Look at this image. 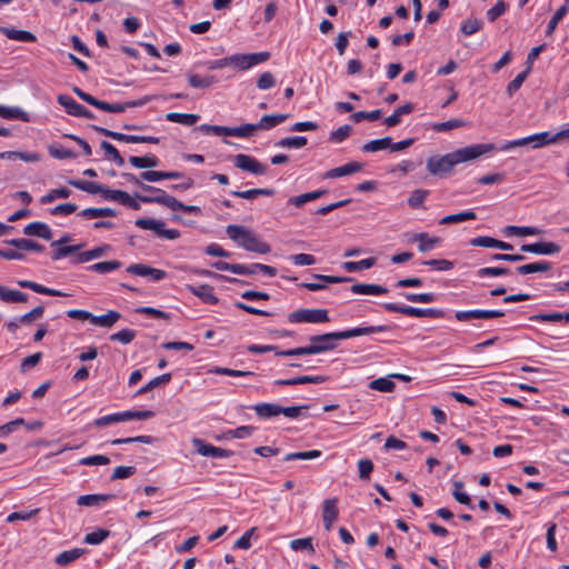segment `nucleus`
Masks as SVG:
<instances>
[{"mask_svg":"<svg viewBox=\"0 0 569 569\" xmlns=\"http://www.w3.org/2000/svg\"><path fill=\"white\" fill-rule=\"evenodd\" d=\"M131 166L138 169L156 168L159 166V159L157 156L149 153L143 157L131 156L129 157Z\"/></svg>","mask_w":569,"mask_h":569,"instance_id":"nucleus-29","label":"nucleus"},{"mask_svg":"<svg viewBox=\"0 0 569 569\" xmlns=\"http://www.w3.org/2000/svg\"><path fill=\"white\" fill-rule=\"evenodd\" d=\"M410 242H418V250L420 252H428L437 247L441 242V239L439 237H430L428 233L421 232L413 233L410 238Z\"/></svg>","mask_w":569,"mask_h":569,"instance_id":"nucleus-21","label":"nucleus"},{"mask_svg":"<svg viewBox=\"0 0 569 569\" xmlns=\"http://www.w3.org/2000/svg\"><path fill=\"white\" fill-rule=\"evenodd\" d=\"M560 246L555 242H536L522 244L520 250L522 252H530L536 254H555L560 251Z\"/></svg>","mask_w":569,"mask_h":569,"instance_id":"nucleus-17","label":"nucleus"},{"mask_svg":"<svg viewBox=\"0 0 569 569\" xmlns=\"http://www.w3.org/2000/svg\"><path fill=\"white\" fill-rule=\"evenodd\" d=\"M338 499L331 498L323 501L322 506V520L326 530H331L333 522L338 519Z\"/></svg>","mask_w":569,"mask_h":569,"instance_id":"nucleus-16","label":"nucleus"},{"mask_svg":"<svg viewBox=\"0 0 569 569\" xmlns=\"http://www.w3.org/2000/svg\"><path fill=\"white\" fill-rule=\"evenodd\" d=\"M415 110V106L411 102H407L402 106H399L395 109L393 113L387 118H385L383 123L387 127H396L401 122V117L405 114H409Z\"/></svg>","mask_w":569,"mask_h":569,"instance_id":"nucleus-26","label":"nucleus"},{"mask_svg":"<svg viewBox=\"0 0 569 569\" xmlns=\"http://www.w3.org/2000/svg\"><path fill=\"white\" fill-rule=\"evenodd\" d=\"M291 323H323L330 321L327 309H298L288 315Z\"/></svg>","mask_w":569,"mask_h":569,"instance_id":"nucleus-7","label":"nucleus"},{"mask_svg":"<svg viewBox=\"0 0 569 569\" xmlns=\"http://www.w3.org/2000/svg\"><path fill=\"white\" fill-rule=\"evenodd\" d=\"M383 308L390 312H398V313H401L405 316L417 317V318L438 319V318H443L446 316V312L442 309H436V308L421 309V308H417V307L397 305L393 302L383 303Z\"/></svg>","mask_w":569,"mask_h":569,"instance_id":"nucleus-5","label":"nucleus"},{"mask_svg":"<svg viewBox=\"0 0 569 569\" xmlns=\"http://www.w3.org/2000/svg\"><path fill=\"white\" fill-rule=\"evenodd\" d=\"M288 117L287 113L264 114L257 124L259 130H268L282 123Z\"/></svg>","mask_w":569,"mask_h":569,"instance_id":"nucleus-39","label":"nucleus"},{"mask_svg":"<svg viewBox=\"0 0 569 569\" xmlns=\"http://www.w3.org/2000/svg\"><path fill=\"white\" fill-rule=\"evenodd\" d=\"M122 263L118 260L102 261L89 266L87 269L91 272L108 273L120 269Z\"/></svg>","mask_w":569,"mask_h":569,"instance_id":"nucleus-45","label":"nucleus"},{"mask_svg":"<svg viewBox=\"0 0 569 569\" xmlns=\"http://www.w3.org/2000/svg\"><path fill=\"white\" fill-rule=\"evenodd\" d=\"M152 98L150 96H144L138 100H131L123 103H109L107 101L98 100L96 103V108L111 113H122L128 108L142 107L148 103Z\"/></svg>","mask_w":569,"mask_h":569,"instance_id":"nucleus-10","label":"nucleus"},{"mask_svg":"<svg viewBox=\"0 0 569 569\" xmlns=\"http://www.w3.org/2000/svg\"><path fill=\"white\" fill-rule=\"evenodd\" d=\"M110 536V531L107 529H97L93 532L87 533L83 538V541L88 545H100Z\"/></svg>","mask_w":569,"mask_h":569,"instance_id":"nucleus-59","label":"nucleus"},{"mask_svg":"<svg viewBox=\"0 0 569 569\" xmlns=\"http://www.w3.org/2000/svg\"><path fill=\"white\" fill-rule=\"evenodd\" d=\"M110 250L109 244H103L100 247H96L91 250L79 252L72 260L74 264L89 262L93 259H98L100 257H103L108 251Z\"/></svg>","mask_w":569,"mask_h":569,"instance_id":"nucleus-22","label":"nucleus"},{"mask_svg":"<svg viewBox=\"0 0 569 569\" xmlns=\"http://www.w3.org/2000/svg\"><path fill=\"white\" fill-rule=\"evenodd\" d=\"M270 58L267 51L256 53H236L230 57L211 61L208 66L210 70L222 69L229 64L236 66L239 70H247L256 64L262 63Z\"/></svg>","mask_w":569,"mask_h":569,"instance_id":"nucleus-4","label":"nucleus"},{"mask_svg":"<svg viewBox=\"0 0 569 569\" xmlns=\"http://www.w3.org/2000/svg\"><path fill=\"white\" fill-rule=\"evenodd\" d=\"M369 388L381 392H392L396 383L389 378H378L369 383Z\"/></svg>","mask_w":569,"mask_h":569,"instance_id":"nucleus-58","label":"nucleus"},{"mask_svg":"<svg viewBox=\"0 0 569 569\" xmlns=\"http://www.w3.org/2000/svg\"><path fill=\"white\" fill-rule=\"evenodd\" d=\"M113 498H114V495H110V493L83 495L78 498L77 505L86 506V507L100 506L102 502L109 501Z\"/></svg>","mask_w":569,"mask_h":569,"instance_id":"nucleus-27","label":"nucleus"},{"mask_svg":"<svg viewBox=\"0 0 569 569\" xmlns=\"http://www.w3.org/2000/svg\"><path fill=\"white\" fill-rule=\"evenodd\" d=\"M17 283H18L19 287L26 288V289H31L32 291H34L37 293H42V295H47V296H51V297H66V296H68L64 292H61V291L56 290V289L47 288V287H44L42 284H39V283L30 281V280H19Z\"/></svg>","mask_w":569,"mask_h":569,"instance_id":"nucleus-25","label":"nucleus"},{"mask_svg":"<svg viewBox=\"0 0 569 569\" xmlns=\"http://www.w3.org/2000/svg\"><path fill=\"white\" fill-rule=\"evenodd\" d=\"M483 27V22L480 19H468L461 24V32L465 36H471L478 31H480Z\"/></svg>","mask_w":569,"mask_h":569,"instance_id":"nucleus-62","label":"nucleus"},{"mask_svg":"<svg viewBox=\"0 0 569 569\" xmlns=\"http://www.w3.org/2000/svg\"><path fill=\"white\" fill-rule=\"evenodd\" d=\"M453 491L452 496L453 498L461 505L468 506L470 509H475V506L471 503V498L468 493L462 491L463 482L462 481H455L453 482Z\"/></svg>","mask_w":569,"mask_h":569,"instance_id":"nucleus-55","label":"nucleus"},{"mask_svg":"<svg viewBox=\"0 0 569 569\" xmlns=\"http://www.w3.org/2000/svg\"><path fill=\"white\" fill-rule=\"evenodd\" d=\"M134 224L143 230H153L157 236L169 240H174L180 237V231L178 229H166V223L160 220L139 218L134 221Z\"/></svg>","mask_w":569,"mask_h":569,"instance_id":"nucleus-8","label":"nucleus"},{"mask_svg":"<svg viewBox=\"0 0 569 569\" xmlns=\"http://www.w3.org/2000/svg\"><path fill=\"white\" fill-rule=\"evenodd\" d=\"M429 194V190L425 189H416L411 192L410 197L408 198V204L413 208H420L422 203L425 202L426 198Z\"/></svg>","mask_w":569,"mask_h":569,"instance_id":"nucleus-61","label":"nucleus"},{"mask_svg":"<svg viewBox=\"0 0 569 569\" xmlns=\"http://www.w3.org/2000/svg\"><path fill=\"white\" fill-rule=\"evenodd\" d=\"M322 456V452L320 450L313 449L309 451H300V452H290L287 453L283 457L284 461H291V460H311L317 459Z\"/></svg>","mask_w":569,"mask_h":569,"instance_id":"nucleus-53","label":"nucleus"},{"mask_svg":"<svg viewBox=\"0 0 569 569\" xmlns=\"http://www.w3.org/2000/svg\"><path fill=\"white\" fill-rule=\"evenodd\" d=\"M226 232L231 240L247 251L260 254H267L271 251L269 243L264 242L257 233L243 226L230 224L227 227Z\"/></svg>","mask_w":569,"mask_h":569,"instance_id":"nucleus-3","label":"nucleus"},{"mask_svg":"<svg viewBox=\"0 0 569 569\" xmlns=\"http://www.w3.org/2000/svg\"><path fill=\"white\" fill-rule=\"evenodd\" d=\"M137 332L132 329H122L110 336L111 341H119L122 345H128L133 341Z\"/></svg>","mask_w":569,"mask_h":569,"instance_id":"nucleus-63","label":"nucleus"},{"mask_svg":"<svg viewBox=\"0 0 569 569\" xmlns=\"http://www.w3.org/2000/svg\"><path fill=\"white\" fill-rule=\"evenodd\" d=\"M193 445L197 451L203 457L228 458L231 455V451L206 443L200 439H193Z\"/></svg>","mask_w":569,"mask_h":569,"instance_id":"nucleus-15","label":"nucleus"},{"mask_svg":"<svg viewBox=\"0 0 569 569\" xmlns=\"http://www.w3.org/2000/svg\"><path fill=\"white\" fill-rule=\"evenodd\" d=\"M186 289L198 297L202 302L208 305H216L218 303L219 299L213 292V287L209 284H199V286H192V284H186Z\"/></svg>","mask_w":569,"mask_h":569,"instance_id":"nucleus-14","label":"nucleus"},{"mask_svg":"<svg viewBox=\"0 0 569 569\" xmlns=\"http://www.w3.org/2000/svg\"><path fill=\"white\" fill-rule=\"evenodd\" d=\"M90 128L104 137L111 138L116 141L126 142V143H153V144H157L160 142V139L158 137L126 134V133H121V132H117V131H111L107 128H102V127H99L96 124H90Z\"/></svg>","mask_w":569,"mask_h":569,"instance_id":"nucleus-6","label":"nucleus"},{"mask_svg":"<svg viewBox=\"0 0 569 569\" xmlns=\"http://www.w3.org/2000/svg\"><path fill=\"white\" fill-rule=\"evenodd\" d=\"M532 138L531 142L533 143V148L543 147L550 143H557L562 140H569V128L562 129L558 131L557 133H550V132H540L530 136Z\"/></svg>","mask_w":569,"mask_h":569,"instance_id":"nucleus-11","label":"nucleus"},{"mask_svg":"<svg viewBox=\"0 0 569 569\" xmlns=\"http://www.w3.org/2000/svg\"><path fill=\"white\" fill-rule=\"evenodd\" d=\"M57 101L64 108L68 114L73 117H78L83 107L68 94H59Z\"/></svg>","mask_w":569,"mask_h":569,"instance_id":"nucleus-35","label":"nucleus"},{"mask_svg":"<svg viewBox=\"0 0 569 569\" xmlns=\"http://www.w3.org/2000/svg\"><path fill=\"white\" fill-rule=\"evenodd\" d=\"M531 321H545V322H569V312H551V313H538L529 318Z\"/></svg>","mask_w":569,"mask_h":569,"instance_id":"nucleus-46","label":"nucleus"},{"mask_svg":"<svg viewBox=\"0 0 569 569\" xmlns=\"http://www.w3.org/2000/svg\"><path fill=\"white\" fill-rule=\"evenodd\" d=\"M392 329L390 326H367L347 329L343 331L327 332L323 335L310 336L309 346L297 347L284 351L277 352V357H296V356H308L318 355L333 350L338 347V341L360 336H368L372 333L388 332Z\"/></svg>","mask_w":569,"mask_h":569,"instance_id":"nucleus-1","label":"nucleus"},{"mask_svg":"<svg viewBox=\"0 0 569 569\" xmlns=\"http://www.w3.org/2000/svg\"><path fill=\"white\" fill-rule=\"evenodd\" d=\"M121 319V313L116 310H109L106 315L94 316L92 325L103 328H111L117 321Z\"/></svg>","mask_w":569,"mask_h":569,"instance_id":"nucleus-31","label":"nucleus"},{"mask_svg":"<svg viewBox=\"0 0 569 569\" xmlns=\"http://www.w3.org/2000/svg\"><path fill=\"white\" fill-rule=\"evenodd\" d=\"M134 197L143 203H158L168 207L167 199H174V197L168 194L164 190L157 188L154 193L151 196L134 193Z\"/></svg>","mask_w":569,"mask_h":569,"instance_id":"nucleus-24","label":"nucleus"},{"mask_svg":"<svg viewBox=\"0 0 569 569\" xmlns=\"http://www.w3.org/2000/svg\"><path fill=\"white\" fill-rule=\"evenodd\" d=\"M253 410L263 419H269L280 415V406L276 403H258L253 406Z\"/></svg>","mask_w":569,"mask_h":569,"instance_id":"nucleus-40","label":"nucleus"},{"mask_svg":"<svg viewBox=\"0 0 569 569\" xmlns=\"http://www.w3.org/2000/svg\"><path fill=\"white\" fill-rule=\"evenodd\" d=\"M391 137H385L376 140H371L361 147L363 152H376L385 149H390Z\"/></svg>","mask_w":569,"mask_h":569,"instance_id":"nucleus-47","label":"nucleus"},{"mask_svg":"<svg viewBox=\"0 0 569 569\" xmlns=\"http://www.w3.org/2000/svg\"><path fill=\"white\" fill-rule=\"evenodd\" d=\"M23 233L26 236H30V237H39L44 240H51L52 236H53L49 226L41 221H34V222L27 224L23 228Z\"/></svg>","mask_w":569,"mask_h":569,"instance_id":"nucleus-19","label":"nucleus"},{"mask_svg":"<svg viewBox=\"0 0 569 569\" xmlns=\"http://www.w3.org/2000/svg\"><path fill=\"white\" fill-rule=\"evenodd\" d=\"M506 313L503 310H467V311H457L455 313V318L460 322L470 321L473 319H491V318H501Z\"/></svg>","mask_w":569,"mask_h":569,"instance_id":"nucleus-12","label":"nucleus"},{"mask_svg":"<svg viewBox=\"0 0 569 569\" xmlns=\"http://www.w3.org/2000/svg\"><path fill=\"white\" fill-rule=\"evenodd\" d=\"M127 272L140 277H151L153 281H160L164 279L167 276V272L164 270L152 268L141 263L130 264L127 268Z\"/></svg>","mask_w":569,"mask_h":569,"instance_id":"nucleus-13","label":"nucleus"},{"mask_svg":"<svg viewBox=\"0 0 569 569\" xmlns=\"http://www.w3.org/2000/svg\"><path fill=\"white\" fill-rule=\"evenodd\" d=\"M307 142L308 139L302 136L286 137L276 142V147L300 149L303 148Z\"/></svg>","mask_w":569,"mask_h":569,"instance_id":"nucleus-49","label":"nucleus"},{"mask_svg":"<svg viewBox=\"0 0 569 569\" xmlns=\"http://www.w3.org/2000/svg\"><path fill=\"white\" fill-rule=\"evenodd\" d=\"M188 82L192 88L196 89H207L218 82V79L216 76H206L201 77L197 73H189L188 74Z\"/></svg>","mask_w":569,"mask_h":569,"instance_id":"nucleus-34","label":"nucleus"},{"mask_svg":"<svg viewBox=\"0 0 569 569\" xmlns=\"http://www.w3.org/2000/svg\"><path fill=\"white\" fill-rule=\"evenodd\" d=\"M551 269V263L548 261H539L532 262L528 264L520 266L516 269V271L520 274H529L535 272H547Z\"/></svg>","mask_w":569,"mask_h":569,"instance_id":"nucleus-42","label":"nucleus"},{"mask_svg":"<svg viewBox=\"0 0 569 569\" xmlns=\"http://www.w3.org/2000/svg\"><path fill=\"white\" fill-rule=\"evenodd\" d=\"M0 32L4 34L8 39L19 41V42H36L37 37L30 31L27 30H18L13 27H2L0 26Z\"/></svg>","mask_w":569,"mask_h":569,"instance_id":"nucleus-20","label":"nucleus"},{"mask_svg":"<svg viewBox=\"0 0 569 569\" xmlns=\"http://www.w3.org/2000/svg\"><path fill=\"white\" fill-rule=\"evenodd\" d=\"M274 192H276L274 189H271V188H258V189H250V190H244V191H236L234 190V191H231L230 193L233 197H238V198L246 199V200H253L259 196H267V197L273 196Z\"/></svg>","mask_w":569,"mask_h":569,"instance_id":"nucleus-32","label":"nucleus"},{"mask_svg":"<svg viewBox=\"0 0 569 569\" xmlns=\"http://www.w3.org/2000/svg\"><path fill=\"white\" fill-rule=\"evenodd\" d=\"M171 380V373L170 372H167V373H163L161 376H158L156 378H153L152 380H150L147 385H144L143 387H141L138 391H137V396H142L147 392H149L150 390L161 386V385H164L167 382H169Z\"/></svg>","mask_w":569,"mask_h":569,"instance_id":"nucleus-50","label":"nucleus"},{"mask_svg":"<svg viewBox=\"0 0 569 569\" xmlns=\"http://www.w3.org/2000/svg\"><path fill=\"white\" fill-rule=\"evenodd\" d=\"M530 71H531V67L528 66L526 70H523L520 73H518L516 76V78L508 83L506 91H507L509 97H512V94L520 89V87L522 86V83L527 79V77L530 73Z\"/></svg>","mask_w":569,"mask_h":569,"instance_id":"nucleus-54","label":"nucleus"},{"mask_svg":"<svg viewBox=\"0 0 569 569\" xmlns=\"http://www.w3.org/2000/svg\"><path fill=\"white\" fill-rule=\"evenodd\" d=\"M70 194H71L70 189L61 187V188L52 189L50 192L44 194L40 201H41V203L46 204V203H50V202L54 201L58 198L67 199L70 197Z\"/></svg>","mask_w":569,"mask_h":569,"instance_id":"nucleus-60","label":"nucleus"},{"mask_svg":"<svg viewBox=\"0 0 569 569\" xmlns=\"http://www.w3.org/2000/svg\"><path fill=\"white\" fill-rule=\"evenodd\" d=\"M168 200V208H170L171 210H180V211H183L186 213H193V214H200L201 213V209L200 207L198 206H192V204H184L182 203L181 201H179L178 199H167Z\"/></svg>","mask_w":569,"mask_h":569,"instance_id":"nucleus-57","label":"nucleus"},{"mask_svg":"<svg viewBox=\"0 0 569 569\" xmlns=\"http://www.w3.org/2000/svg\"><path fill=\"white\" fill-rule=\"evenodd\" d=\"M569 0H566L565 4H562L556 12L555 14L552 16V18L550 19V21L548 22V26H547V30H546V34L547 36H551L559 21L562 20V18L568 13L569 11Z\"/></svg>","mask_w":569,"mask_h":569,"instance_id":"nucleus-48","label":"nucleus"},{"mask_svg":"<svg viewBox=\"0 0 569 569\" xmlns=\"http://www.w3.org/2000/svg\"><path fill=\"white\" fill-rule=\"evenodd\" d=\"M68 183L79 190L86 191L91 194H102L104 191V186L92 181L70 179L68 180Z\"/></svg>","mask_w":569,"mask_h":569,"instance_id":"nucleus-30","label":"nucleus"},{"mask_svg":"<svg viewBox=\"0 0 569 569\" xmlns=\"http://www.w3.org/2000/svg\"><path fill=\"white\" fill-rule=\"evenodd\" d=\"M492 150H495L493 143H478L460 148L442 157H430L427 159V170L431 174L441 176L450 172L456 164L475 160Z\"/></svg>","mask_w":569,"mask_h":569,"instance_id":"nucleus-2","label":"nucleus"},{"mask_svg":"<svg viewBox=\"0 0 569 569\" xmlns=\"http://www.w3.org/2000/svg\"><path fill=\"white\" fill-rule=\"evenodd\" d=\"M350 291L356 295H386L388 289L376 283H355L350 287Z\"/></svg>","mask_w":569,"mask_h":569,"instance_id":"nucleus-23","label":"nucleus"},{"mask_svg":"<svg viewBox=\"0 0 569 569\" xmlns=\"http://www.w3.org/2000/svg\"><path fill=\"white\" fill-rule=\"evenodd\" d=\"M505 233L507 236H533L540 233V230L536 227H517V226H508L505 229Z\"/></svg>","mask_w":569,"mask_h":569,"instance_id":"nucleus-56","label":"nucleus"},{"mask_svg":"<svg viewBox=\"0 0 569 569\" xmlns=\"http://www.w3.org/2000/svg\"><path fill=\"white\" fill-rule=\"evenodd\" d=\"M0 300L3 302H26L28 296L24 292L12 290L0 284Z\"/></svg>","mask_w":569,"mask_h":569,"instance_id":"nucleus-37","label":"nucleus"},{"mask_svg":"<svg viewBox=\"0 0 569 569\" xmlns=\"http://www.w3.org/2000/svg\"><path fill=\"white\" fill-rule=\"evenodd\" d=\"M0 117L4 119H18L23 122H29V114L18 107H7L0 104Z\"/></svg>","mask_w":569,"mask_h":569,"instance_id":"nucleus-36","label":"nucleus"},{"mask_svg":"<svg viewBox=\"0 0 569 569\" xmlns=\"http://www.w3.org/2000/svg\"><path fill=\"white\" fill-rule=\"evenodd\" d=\"M80 217L96 219L101 217H116L117 211L112 208H87L79 212Z\"/></svg>","mask_w":569,"mask_h":569,"instance_id":"nucleus-41","label":"nucleus"},{"mask_svg":"<svg viewBox=\"0 0 569 569\" xmlns=\"http://www.w3.org/2000/svg\"><path fill=\"white\" fill-rule=\"evenodd\" d=\"M259 130L257 123H246L240 127H230V131L228 132V136L230 137H240V138H248L253 134L254 131Z\"/></svg>","mask_w":569,"mask_h":569,"instance_id":"nucleus-52","label":"nucleus"},{"mask_svg":"<svg viewBox=\"0 0 569 569\" xmlns=\"http://www.w3.org/2000/svg\"><path fill=\"white\" fill-rule=\"evenodd\" d=\"M363 166L365 164L362 162L351 161V162H348V163H346L343 166H340V167L333 168L331 170H328L323 174V178H326V179H333V178H340V177L349 176V174H352V173L361 171L363 169Z\"/></svg>","mask_w":569,"mask_h":569,"instance_id":"nucleus-18","label":"nucleus"},{"mask_svg":"<svg viewBox=\"0 0 569 569\" xmlns=\"http://www.w3.org/2000/svg\"><path fill=\"white\" fill-rule=\"evenodd\" d=\"M84 552L86 550L81 548L66 550L56 557L54 562L60 567H64L79 559Z\"/></svg>","mask_w":569,"mask_h":569,"instance_id":"nucleus-33","label":"nucleus"},{"mask_svg":"<svg viewBox=\"0 0 569 569\" xmlns=\"http://www.w3.org/2000/svg\"><path fill=\"white\" fill-rule=\"evenodd\" d=\"M234 166L243 171L253 173L256 176L266 174L268 171V167L261 162H259L256 158L239 153L233 158Z\"/></svg>","mask_w":569,"mask_h":569,"instance_id":"nucleus-9","label":"nucleus"},{"mask_svg":"<svg viewBox=\"0 0 569 569\" xmlns=\"http://www.w3.org/2000/svg\"><path fill=\"white\" fill-rule=\"evenodd\" d=\"M4 243L14 247L18 250H31L36 252H41L44 250L42 244L27 238L6 240Z\"/></svg>","mask_w":569,"mask_h":569,"instance_id":"nucleus-28","label":"nucleus"},{"mask_svg":"<svg viewBox=\"0 0 569 569\" xmlns=\"http://www.w3.org/2000/svg\"><path fill=\"white\" fill-rule=\"evenodd\" d=\"M83 243H80V244H71V246H56L57 249L53 250L52 252V260L57 261V260H60L62 258H66L72 253H76L78 251H80L82 248H83Z\"/></svg>","mask_w":569,"mask_h":569,"instance_id":"nucleus-51","label":"nucleus"},{"mask_svg":"<svg viewBox=\"0 0 569 569\" xmlns=\"http://www.w3.org/2000/svg\"><path fill=\"white\" fill-rule=\"evenodd\" d=\"M198 114L193 113H179V112H169L166 114V120L170 122L180 123L183 126H193L199 120Z\"/></svg>","mask_w":569,"mask_h":569,"instance_id":"nucleus-38","label":"nucleus"},{"mask_svg":"<svg viewBox=\"0 0 569 569\" xmlns=\"http://www.w3.org/2000/svg\"><path fill=\"white\" fill-rule=\"evenodd\" d=\"M477 219V214L473 210H468L459 213H452L445 216L439 223L440 224H452V223H459L466 220H475Z\"/></svg>","mask_w":569,"mask_h":569,"instance_id":"nucleus-43","label":"nucleus"},{"mask_svg":"<svg viewBox=\"0 0 569 569\" xmlns=\"http://www.w3.org/2000/svg\"><path fill=\"white\" fill-rule=\"evenodd\" d=\"M351 132L352 127L349 124H343L330 133L329 140L336 143L342 142L351 134Z\"/></svg>","mask_w":569,"mask_h":569,"instance_id":"nucleus-64","label":"nucleus"},{"mask_svg":"<svg viewBox=\"0 0 569 569\" xmlns=\"http://www.w3.org/2000/svg\"><path fill=\"white\" fill-rule=\"evenodd\" d=\"M376 262V258L371 257L360 261H346L342 263V268L348 272H357L359 270L370 269Z\"/></svg>","mask_w":569,"mask_h":569,"instance_id":"nucleus-44","label":"nucleus"}]
</instances>
